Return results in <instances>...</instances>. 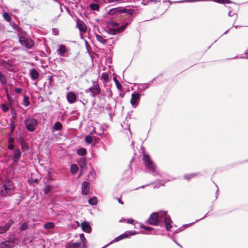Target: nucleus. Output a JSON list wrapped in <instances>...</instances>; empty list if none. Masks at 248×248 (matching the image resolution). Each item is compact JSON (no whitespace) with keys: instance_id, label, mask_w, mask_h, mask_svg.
<instances>
[{"instance_id":"nucleus-45","label":"nucleus","mask_w":248,"mask_h":248,"mask_svg":"<svg viewBox=\"0 0 248 248\" xmlns=\"http://www.w3.org/2000/svg\"><path fill=\"white\" fill-rule=\"evenodd\" d=\"M109 25L111 27V28H116L119 26V23L116 22H111L109 23Z\"/></svg>"},{"instance_id":"nucleus-29","label":"nucleus","mask_w":248,"mask_h":248,"mask_svg":"<svg viewBox=\"0 0 248 248\" xmlns=\"http://www.w3.org/2000/svg\"><path fill=\"white\" fill-rule=\"evenodd\" d=\"M78 170V167L76 164H73L71 165L70 170H71V172L73 174H75L76 172H77Z\"/></svg>"},{"instance_id":"nucleus-2","label":"nucleus","mask_w":248,"mask_h":248,"mask_svg":"<svg viewBox=\"0 0 248 248\" xmlns=\"http://www.w3.org/2000/svg\"><path fill=\"white\" fill-rule=\"evenodd\" d=\"M143 161L149 173H151L155 176H160L162 177H164V174H162L160 171L156 170L155 165L148 155H144L143 157Z\"/></svg>"},{"instance_id":"nucleus-56","label":"nucleus","mask_w":248,"mask_h":248,"mask_svg":"<svg viewBox=\"0 0 248 248\" xmlns=\"http://www.w3.org/2000/svg\"><path fill=\"white\" fill-rule=\"evenodd\" d=\"M134 222V220L132 219H130L127 220V223L129 224H133Z\"/></svg>"},{"instance_id":"nucleus-53","label":"nucleus","mask_w":248,"mask_h":248,"mask_svg":"<svg viewBox=\"0 0 248 248\" xmlns=\"http://www.w3.org/2000/svg\"><path fill=\"white\" fill-rule=\"evenodd\" d=\"M124 0H108V2L109 3H112V2H118V1L122 2Z\"/></svg>"},{"instance_id":"nucleus-30","label":"nucleus","mask_w":248,"mask_h":248,"mask_svg":"<svg viewBox=\"0 0 248 248\" xmlns=\"http://www.w3.org/2000/svg\"><path fill=\"white\" fill-rule=\"evenodd\" d=\"M109 78V75L107 73H103L101 75V79L103 82H108Z\"/></svg>"},{"instance_id":"nucleus-41","label":"nucleus","mask_w":248,"mask_h":248,"mask_svg":"<svg viewBox=\"0 0 248 248\" xmlns=\"http://www.w3.org/2000/svg\"><path fill=\"white\" fill-rule=\"evenodd\" d=\"M114 80L115 81L117 88L119 90H121L122 88V85H121V84L119 83V82L118 81L116 78H114Z\"/></svg>"},{"instance_id":"nucleus-42","label":"nucleus","mask_w":248,"mask_h":248,"mask_svg":"<svg viewBox=\"0 0 248 248\" xmlns=\"http://www.w3.org/2000/svg\"><path fill=\"white\" fill-rule=\"evenodd\" d=\"M21 148L23 150H25L26 149H28V145L26 143H23V140H21Z\"/></svg>"},{"instance_id":"nucleus-55","label":"nucleus","mask_w":248,"mask_h":248,"mask_svg":"<svg viewBox=\"0 0 248 248\" xmlns=\"http://www.w3.org/2000/svg\"><path fill=\"white\" fill-rule=\"evenodd\" d=\"M53 33L54 35H57L58 34V31L56 30H53Z\"/></svg>"},{"instance_id":"nucleus-60","label":"nucleus","mask_w":248,"mask_h":248,"mask_svg":"<svg viewBox=\"0 0 248 248\" xmlns=\"http://www.w3.org/2000/svg\"><path fill=\"white\" fill-rule=\"evenodd\" d=\"M118 201L119 203H120V204H124L123 202H122L121 201V200H120L119 199H118Z\"/></svg>"},{"instance_id":"nucleus-18","label":"nucleus","mask_w":248,"mask_h":248,"mask_svg":"<svg viewBox=\"0 0 248 248\" xmlns=\"http://www.w3.org/2000/svg\"><path fill=\"white\" fill-rule=\"evenodd\" d=\"M81 227L83 231L89 233L91 231V228L87 222H83L81 223Z\"/></svg>"},{"instance_id":"nucleus-62","label":"nucleus","mask_w":248,"mask_h":248,"mask_svg":"<svg viewBox=\"0 0 248 248\" xmlns=\"http://www.w3.org/2000/svg\"><path fill=\"white\" fill-rule=\"evenodd\" d=\"M175 243H176L177 245H178L180 247V248H182V246L181 245H179V244H178L176 241H175Z\"/></svg>"},{"instance_id":"nucleus-16","label":"nucleus","mask_w":248,"mask_h":248,"mask_svg":"<svg viewBox=\"0 0 248 248\" xmlns=\"http://www.w3.org/2000/svg\"><path fill=\"white\" fill-rule=\"evenodd\" d=\"M78 164L82 170H83L85 169L86 167V164H87L86 158L85 157H80L78 161Z\"/></svg>"},{"instance_id":"nucleus-35","label":"nucleus","mask_w":248,"mask_h":248,"mask_svg":"<svg viewBox=\"0 0 248 248\" xmlns=\"http://www.w3.org/2000/svg\"><path fill=\"white\" fill-rule=\"evenodd\" d=\"M28 228V225L26 222L23 223L20 227V230L21 231H24L27 230Z\"/></svg>"},{"instance_id":"nucleus-64","label":"nucleus","mask_w":248,"mask_h":248,"mask_svg":"<svg viewBox=\"0 0 248 248\" xmlns=\"http://www.w3.org/2000/svg\"><path fill=\"white\" fill-rule=\"evenodd\" d=\"M228 16H232V15H231V11H229V13H228Z\"/></svg>"},{"instance_id":"nucleus-5","label":"nucleus","mask_w":248,"mask_h":248,"mask_svg":"<svg viewBox=\"0 0 248 248\" xmlns=\"http://www.w3.org/2000/svg\"><path fill=\"white\" fill-rule=\"evenodd\" d=\"M24 124L27 129L30 132H33L35 130V127L37 125L38 121L34 118L29 117L24 120Z\"/></svg>"},{"instance_id":"nucleus-37","label":"nucleus","mask_w":248,"mask_h":248,"mask_svg":"<svg viewBox=\"0 0 248 248\" xmlns=\"http://www.w3.org/2000/svg\"><path fill=\"white\" fill-rule=\"evenodd\" d=\"M11 113L12 115V121H14L16 119V110L14 108H12L11 110Z\"/></svg>"},{"instance_id":"nucleus-38","label":"nucleus","mask_w":248,"mask_h":248,"mask_svg":"<svg viewBox=\"0 0 248 248\" xmlns=\"http://www.w3.org/2000/svg\"><path fill=\"white\" fill-rule=\"evenodd\" d=\"M116 9L120 13H125L127 12V9L124 7L116 8Z\"/></svg>"},{"instance_id":"nucleus-33","label":"nucleus","mask_w":248,"mask_h":248,"mask_svg":"<svg viewBox=\"0 0 248 248\" xmlns=\"http://www.w3.org/2000/svg\"><path fill=\"white\" fill-rule=\"evenodd\" d=\"M90 8L93 10H97L99 8V5L97 3H91Z\"/></svg>"},{"instance_id":"nucleus-6","label":"nucleus","mask_w":248,"mask_h":248,"mask_svg":"<svg viewBox=\"0 0 248 248\" xmlns=\"http://www.w3.org/2000/svg\"><path fill=\"white\" fill-rule=\"evenodd\" d=\"M137 234V232L136 231H126L124 233L122 234L121 235L118 236L114 240L111 241L108 244L106 245L102 248H107L108 245L113 244L114 242L119 241L122 239H125L127 238L128 237L132 235H134L135 234Z\"/></svg>"},{"instance_id":"nucleus-11","label":"nucleus","mask_w":248,"mask_h":248,"mask_svg":"<svg viewBox=\"0 0 248 248\" xmlns=\"http://www.w3.org/2000/svg\"><path fill=\"white\" fill-rule=\"evenodd\" d=\"M21 155V153L19 149L16 148L14 150L12 160L14 163H16L19 161Z\"/></svg>"},{"instance_id":"nucleus-24","label":"nucleus","mask_w":248,"mask_h":248,"mask_svg":"<svg viewBox=\"0 0 248 248\" xmlns=\"http://www.w3.org/2000/svg\"><path fill=\"white\" fill-rule=\"evenodd\" d=\"M198 173H193L191 174H185L184 176L185 179L189 181L192 178H194L196 176Z\"/></svg>"},{"instance_id":"nucleus-54","label":"nucleus","mask_w":248,"mask_h":248,"mask_svg":"<svg viewBox=\"0 0 248 248\" xmlns=\"http://www.w3.org/2000/svg\"><path fill=\"white\" fill-rule=\"evenodd\" d=\"M103 133V131H102L101 133V132H100V133H97V132L95 131V129H93V131L91 132V133H90V134H93V133H95V134H97V135H101V134H102Z\"/></svg>"},{"instance_id":"nucleus-63","label":"nucleus","mask_w":248,"mask_h":248,"mask_svg":"<svg viewBox=\"0 0 248 248\" xmlns=\"http://www.w3.org/2000/svg\"><path fill=\"white\" fill-rule=\"evenodd\" d=\"M241 59H244V58H247V59H248V56L247 55L246 57H240Z\"/></svg>"},{"instance_id":"nucleus-28","label":"nucleus","mask_w":248,"mask_h":248,"mask_svg":"<svg viewBox=\"0 0 248 248\" xmlns=\"http://www.w3.org/2000/svg\"><path fill=\"white\" fill-rule=\"evenodd\" d=\"M88 202L91 205H95L97 203V199L96 197H93L89 199Z\"/></svg>"},{"instance_id":"nucleus-7","label":"nucleus","mask_w":248,"mask_h":248,"mask_svg":"<svg viewBox=\"0 0 248 248\" xmlns=\"http://www.w3.org/2000/svg\"><path fill=\"white\" fill-rule=\"evenodd\" d=\"M19 41L21 45L27 48H31L33 46V42L31 39L26 36H20L19 38Z\"/></svg>"},{"instance_id":"nucleus-13","label":"nucleus","mask_w":248,"mask_h":248,"mask_svg":"<svg viewBox=\"0 0 248 248\" xmlns=\"http://www.w3.org/2000/svg\"><path fill=\"white\" fill-rule=\"evenodd\" d=\"M82 194L87 195L90 191V183L87 181H84L82 184Z\"/></svg>"},{"instance_id":"nucleus-8","label":"nucleus","mask_w":248,"mask_h":248,"mask_svg":"<svg viewBox=\"0 0 248 248\" xmlns=\"http://www.w3.org/2000/svg\"><path fill=\"white\" fill-rule=\"evenodd\" d=\"M129 25L128 22L125 23L124 24L121 26L117 28H112L111 27H108L107 31V32L111 35H115L117 33H120L124 31L126 27Z\"/></svg>"},{"instance_id":"nucleus-25","label":"nucleus","mask_w":248,"mask_h":248,"mask_svg":"<svg viewBox=\"0 0 248 248\" xmlns=\"http://www.w3.org/2000/svg\"><path fill=\"white\" fill-rule=\"evenodd\" d=\"M172 180L171 179H169V178H164L163 180H161L162 182H163V183H158L157 184V185H156L155 186V188H159L161 186H164L165 185L164 184L165 183H167L168 182H170V181H171Z\"/></svg>"},{"instance_id":"nucleus-19","label":"nucleus","mask_w":248,"mask_h":248,"mask_svg":"<svg viewBox=\"0 0 248 248\" xmlns=\"http://www.w3.org/2000/svg\"><path fill=\"white\" fill-rule=\"evenodd\" d=\"M96 38L97 41L103 45H105L107 42V39L105 38L104 36H102L99 34H95Z\"/></svg>"},{"instance_id":"nucleus-21","label":"nucleus","mask_w":248,"mask_h":248,"mask_svg":"<svg viewBox=\"0 0 248 248\" xmlns=\"http://www.w3.org/2000/svg\"><path fill=\"white\" fill-rule=\"evenodd\" d=\"M0 82L3 86L7 85V78L2 72H0Z\"/></svg>"},{"instance_id":"nucleus-51","label":"nucleus","mask_w":248,"mask_h":248,"mask_svg":"<svg viewBox=\"0 0 248 248\" xmlns=\"http://www.w3.org/2000/svg\"><path fill=\"white\" fill-rule=\"evenodd\" d=\"M8 148L10 150H13L14 148V144H9L8 146Z\"/></svg>"},{"instance_id":"nucleus-59","label":"nucleus","mask_w":248,"mask_h":248,"mask_svg":"<svg viewBox=\"0 0 248 248\" xmlns=\"http://www.w3.org/2000/svg\"><path fill=\"white\" fill-rule=\"evenodd\" d=\"M155 79V78H153V80H152L151 81H150L149 82V83H148V84H151V83H152L154 82V81Z\"/></svg>"},{"instance_id":"nucleus-43","label":"nucleus","mask_w":248,"mask_h":248,"mask_svg":"<svg viewBox=\"0 0 248 248\" xmlns=\"http://www.w3.org/2000/svg\"><path fill=\"white\" fill-rule=\"evenodd\" d=\"M51 187L50 186H49V185L46 186L45 187V193L46 194L48 193L49 192H50L51 191Z\"/></svg>"},{"instance_id":"nucleus-34","label":"nucleus","mask_w":248,"mask_h":248,"mask_svg":"<svg viewBox=\"0 0 248 248\" xmlns=\"http://www.w3.org/2000/svg\"><path fill=\"white\" fill-rule=\"evenodd\" d=\"M85 140L89 144H91L93 142V137L90 135H87L85 137Z\"/></svg>"},{"instance_id":"nucleus-4","label":"nucleus","mask_w":248,"mask_h":248,"mask_svg":"<svg viewBox=\"0 0 248 248\" xmlns=\"http://www.w3.org/2000/svg\"><path fill=\"white\" fill-rule=\"evenodd\" d=\"M14 190L13 183L9 180H6L3 185L1 189V194L2 195L11 194Z\"/></svg>"},{"instance_id":"nucleus-48","label":"nucleus","mask_w":248,"mask_h":248,"mask_svg":"<svg viewBox=\"0 0 248 248\" xmlns=\"http://www.w3.org/2000/svg\"><path fill=\"white\" fill-rule=\"evenodd\" d=\"M15 92L16 93H20L22 92V89L20 88H17L16 87L15 88Z\"/></svg>"},{"instance_id":"nucleus-49","label":"nucleus","mask_w":248,"mask_h":248,"mask_svg":"<svg viewBox=\"0 0 248 248\" xmlns=\"http://www.w3.org/2000/svg\"><path fill=\"white\" fill-rule=\"evenodd\" d=\"M14 141L15 140L13 138L10 137L8 139V143L9 144H14Z\"/></svg>"},{"instance_id":"nucleus-26","label":"nucleus","mask_w":248,"mask_h":248,"mask_svg":"<svg viewBox=\"0 0 248 248\" xmlns=\"http://www.w3.org/2000/svg\"><path fill=\"white\" fill-rule=\"evenodd\" d=\"M62 124L60 122H56L53 127L54 130H60L62 128Z\"/></svg>"},{"instance_id":"nucleus-17","label":"nucleus","mask_w":248,"mask_h":248,"mask_svg":"<svg viewBox=\"0 0 248 248\" xmlns=\"http://www.w3.org/2000/svg\"><path fill=\"white\" fill-rule=\"evenodd\" d=\"M30 74L31 78L33 80L37 79L39 77V73L34 68L30 69Z\"/></svg>"},{"instance_id":"nucleus-9","label":"nucleus","mask_w":248,"mask_h":248,"mask_svg":"<svg viewBox=\"0 0 248 248\" xmlns=\"http://www.w3.org/2000/svg\"><path fill=\"white\" fill-rule=\"evenodd\" d=\"M140 94L136 92H134L131 95L130 103L132 106L135 108L139 104L140 100Z\"/></svg>"},{"instance_id":"nucleus-36","label":"nucleus","mask_w":248,"mask_h":248,"mask_svg":"<svg viewBox=\"0 0 248 248\" xmlns=\"http://www.w3.org/2000/svg\"><path fill=\"white\" fill-rule=\"evenodd\" d=\"M0 108L4 112L8 111L9 110V107L5 104H2L0 106Z\"/></svg>"},{"instance_id":"nucleus-50","label":"nucleus","mask_w":248,"mask_h":248,"mask_svg":"<svg viewBox=\"0 0 248 248\" xmlns=\"http://www.w3.org/2000/svg\"><path fill=\"white\" fill-rule=\"evenodd\" d=\"M7 99H8V100L9 103H10V106H11L12 105V103H13L12 98L8 94H7Z\"/></svg>"},{"instance_id":"nucleus-3","label":"nucleus","mask_w":248,"mask_h":248,"mask_svg":"<svg viewBox=\"0 0 248 248\" xmlns=\"http://www.w3.org/2000/svg\"><path fill=\"white\" fill-rule=\"evenodd\" d=\"M86 93H91L90 95L95 98V96L101 93L100 87L98 82L96 81H92V85L89 88L85 90Z\"/></svg>"},{"instance_id":"nucleus-58","label":"nucleus","mask_w":248,"mask_h":248,"mask_svg":"<svg viewBox=\"0 0 248 248\" xmlns=\"http://www.w3.org/2000/svg\"><path fill=\"white\" fill-rule=\"evenodd\" d=\"M148 88V86H147L146 84H144L143 86V89L145 90Z\"/></svg>"},{"instance_id":"nucleus-57","label":"nucleus","mask_w":248,"mask_h":248,"mask_svg":"<svg viewBox=\"0 0 248 248\" xmlns=\"http://www.w3.org/2000/svg\"><path fill=\"white\" fill-rule=\"evenodd\" d=\"M216 186L217 187V185H216ZM218 193V187H217V189L216 192V199H217V198Z\"/></svg>"},{"instance_id":"nucleus-47","label":"nucleus","mask_w":248,"mask_h":248,"mask_svg":"<svg viewBox=\"0 0 248 248\" xmlns=\"http://www.w3.org/2000/svg\"><path fill=\"white\" fill-rule=\"evenodd\" d=\"M7 242L10 243V245H12V247H13L15 243V240L14 238H10Z\"/></svg>"},{"instance_id":"nucleus-10","label":"nucleus","mask_w":248,"mask_h":248,"mask_svg":"<svg viewBox=\"0 0 248 248\" xmlns=\"http://www.w3.org/2000/svg\"><path fill=\"white\" fill-rule=\"evenodd\" d=\"M58 48L57 50V53L58 55L61 57H65L66 56L65 54L68 52V49L66 48V47L64 45H60L58 46Z\"/></svg>"},{"instance_id":"nucleus-12","label":"nucleus","mask_w":248,"mask_h":248,"mask_svg":"<svg viewBox=\"0 0 248 248\" xmlns=\"http://www.w3.org/2000/svg\"><path fill=\"white\" fill-rule=\"evenodd\" d=\"M66 98L68 102L70 104H73L75 103L77 100L76 94L72 92H69L67 93Z\"/></svg>"},{"instance_id":"nucleus-39","label":"nucleus","mask_w":248,"mask_h":248,"mask_svg":"<svg viewBox=\"0 0 248 248\" xmlns=\"http://www.w3.org/2000/svg\"><path fill=\"white\" fill-rule=\"evenodd\" d=\"M11 132L13 133L15 129V123L14 121H10Z\"/></svg>"},{"instance_id":"nucleus-14","label":"nucleus","mask_w":248,"mask_h":248,"mask_svg":"<svg viewBox=\"0 0 248 248\" xmlns=\"http://www.w3.org/2000/svg\"><path fill=\"white\" fill-rule=\"evenodd\" d=\"M13 223L14 221L10 219L4 226H0V233L2 234L7 232Z\"/></svg>"},{"instance_id":"nucleus-23","label":"nucleus","mask_w":248,"mask_h":248,"mask_svg":"<svg viewBox=\"0 0 248 248\" xmlns=\"http://www.w3.org/2000/svg\"><path fill=\"white\" fill-rule=\"evenodd\" d=\"M54 227L55 224L51 222H48L44 225V228L46 229H52Z\"/></svg>"},{"instance_id":"nucleus-15","label":"nucleus","mask_w":248,"mask_h":248,"mask_svg":"<svg viewBox=\"0 0 248 248\" xmlns=\"http://www.w3.org/2000/svg\"><path fill=\"white\" fill-rule=\"evenodd\" d=\"M77 27L80 32H84L87 31V26L81 20L78 19L77 22Z\"/></svg>"},{"instance_id":"nucleus-40","label":"nucleus","mask_w":248,"mask_h":248,"mask_svg":"<svg viewBox=\"0 0 248 248\" xmlns=\"http://www.w3.org/2000/svg\"><path fill=\"white\" fill-rule=\"evenodd\" d=\"M1 245L5 248H11L12 247V245H10L7 241L1 243Z\"/></svg>"},{"instance_id":"nucleus-20","label":"nucleus","mask_w":248,"mask_h":248,"mask_svg":"<svg viewBox=\"0 0 248 248\" xmlns=\"http://www.w3.org/2000/svg\"><path fill=\"white\" fill-rule=\"evenodd\" d=\"M79 237L81 240V242H80L82 244V248H87V241L84 236V234L83 233H81L80 234Z\"/></svg>"},{"instance_id":"nucleus-52","label":"nucleus","mask_w":248,"mask_h":248,"mask_svg":"<svg viewBox=\"0 0 248 248\" xmlns=\"http://www.w3.org/2000/svg\"><path fill=\"white\" fill-rule=\"evenodd\" d=\"M127 13H128L129 15L132 16L134 13V11L132 9H127Z\"/></svg>"},{"instance_id":"nucleus-61","label":"nucleus","mask_w":248,"mask_h":248,"mask_svg":"<svg viewBox=\"0 0 248 248\" xmlns=\"http://www.w3.org/2000/svg\"><path fill=\"white\" fill-rule=\"evenodd\" d=\"M168 1L170 4H171V1L169 0H164L163 2H165Z\"/></svg>"},{"instance_id":"nucleus-22","label":"nucleus","mask_w":248,"mask_h":248,"mask_svg":"<svg viewBox=\"0 0 248 248\" xmlns=\"http://www.w3.org/2000/svg\"><path fill=\"white\" fill-rule=\"evenodd\" d=\"M68 248H83L80 242H74L70 245Z\"/></svg>"},{"instance_id":"nucleus-46","label":"nucleus","mask_w":248,"mask_h":248,"mask_svg":"<svg viewBox=\"0 0 248 248\" xmlns=\"http://www.w3.org/2000/svg\"><path fill=\"white\" fill-rule=\"evenodd\" d=\"M140 227L143 228L144 230H145L146 231H148L152 230L153 229V228H152V227H148V226H145L143 225H141L140 226Z\"/></svg>"},{"instance_id":"nucleus-31","label":"nucleus","mask_w":248,"mask_h":248,"mask_svg":"<svg viewBox=\"0 0 248 248\" xmlns=\"http://www.w3.org/2000/svg\"><path fill=\"white\" fill-rule=\"evenodd\" d=\"M30 102L29 100V98L28 96H24L23 99V105L25 107H28L30 105Z\"/></svg>"},{"instance_id":"nucleus-32","label":"nucleus","mask_w":248,"mask_h":248,"mask_svg":"<svg viewBox=\"0 0 248 248\" xmlns=\"http://www.w3.org/2000/svg\"><path fill=\"white\" fill-rule=\"evenodd\" d=\"M3 17L4 18V19L6 20L7 22H10L11 21V17L10 16V15L7 12H5L3 14Z\"/></svg>"},{"instance_id":"nucleus-44","label":"nucleus","mask_w":248,"mask_h":248,"mask_svg":"<svg viewBox=\"0 0 248 248\" xmlns=\"http://www.w3.org/2000/svg\"><path fill=\"white\" fill-rule=\"evenodd\" d=\"M118 10L116 9V8L110 9L108 13L110 15H113L115 14L116 13H118Z\"/></svg>"},{"instance_id":"nucleus-27","label":"nucleus","mask_w":248,"mask_h":248,"mask_svg":"<svg viewBox=\"0 0 248 248\" xmlns=\"http://www.w3.org/2000/svg\"><path fill=\"white\" fill-rule=\"evenodd\" d=\"M87 154V151L86 149L84 148H81L77 150V154L80 156H84Z\"/></svg>"},{"instance_id":"nucleus-1","label":"nucleus","mask_w":248,"mask_h":248,"mask_svg":"<svg viewBox=\"0 0 248 248\" xmlns=\"http://www.w3.org/2000/svg\"><path fill=\"white\" fill-rule=\"evenodd\" d=\"M164 221L167 231H170L172 228L171 220L166 211H159L156 213H153L148 219L149 223L158 226L162 221Z\"/></svg>"}]
</instances>
